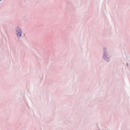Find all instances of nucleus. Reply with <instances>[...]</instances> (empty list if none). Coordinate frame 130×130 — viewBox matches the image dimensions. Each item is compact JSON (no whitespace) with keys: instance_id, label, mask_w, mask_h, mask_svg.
Listing matches in <instances>:
<instances>
[{"instance_id":"obj_1","label":"nucleus","mask_w":130,"mask_h":130,"mask_svg":"<svg viewBox=\"0 0 130 130\" xmlns=\"http://www.w3.org/2000/svg\"><path fill=\"white\" fill-rule=\"evenodd\" d=\"M22 35V31L20 29H19V30H17V35L18 37H20Z\"/></svg>"},{"instance_id":"obj_2","label":"nucleus","mask_w":130,"mask_h":130,"mask_svg":"<svg viewBox=\"0 0 130 130\" xmlns=\"http://www.w3.org/2000/svg\"><path fill=\"white\" fill-rule=\"evenodd\" d=\"M1 0H0V1H1Z\"/></svg>"}]
</instances>
